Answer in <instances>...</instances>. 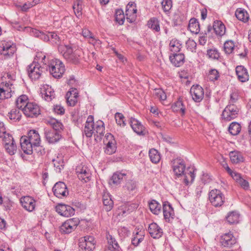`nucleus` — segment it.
<instances>
[{
	"label": "nucleus",
	"instance_id": "nucleus-1",
	"mask_svg": "<svg viewBox=\"0 0 251 251\" xmlns=\"http://www.w3.org/2000/svg\"><path fill=\"white\" fill-rule=\"evenodd\" d=\"M172 163V168L175 175L177 177L184 176L183 181L186 185L189 184V178H190L191 182L194 181L195 177V169L194 168H188L186 172H185L186 168L185 162L182 159L180 158L173 160Z\"/></svg>",
	"mask_w": 251,
	"mask_h": 251
},
{
	"label": "nucleus",
	"instance_id": "nucleus-2",
	"mask_svg": "<svg viewBox=\"0 0 251 251\" xmlns=\"http://www.w3.org/2000/svg\"><path fill=\"white\" fill-rule=\"evenodd\" d=\"M42 62L44 64L46 69L49 71L50 74L54 78L62 76L65 72V66L63 63L57 59H52L46 62V56L42 58Z\"/></svg>",
	"mask_w": 251,
	"mask_h": 251
},
{
	"label": "nucleus",
	"instance_id": "nucleus-3",
	"mask_svg": "<svg viewBox=\"0 0 251 251\" xmlns=\"http://www.w3.org/2000/svg\"><path fill=\"white\" fill-rule=\"evenodd\" d=\"M58 50L68 62L75 64H77L80 62L81 53L80 50H76L74 51L70 45H59Z\"/></svg>",
	"mask_w": 251,
	"mask_h": 251
},
{
	"label": "nucleus",
	"instance_id": "nucleus-4",
	"mask_svg": "<svg viewBox=\"0 0 251 251\" xmlns=\"http://www.w3.org/2000/svg\"><path fill=\"white\" fill-rule=\"evenodd\" d=\"M239 108L236 104H228L222 114V119L229 122L235 119L239 115Z\"/></svg>",
	"mask_w": 251,
	"mask_h": 251
},
{
	"label": "nucleus",
	"instance_id": "nucleus-5",
	"mask_svg": "<svg viewBox=\"0 0 251 251\" xmlns=\"http://www.w3.org/2000/svg\"><path fill=\"white\" fill-rule=\"evenodd\" d=\"M209 200L214 206L220 207L225 202V198L220 190L214 189L209 192Z\"/></svg>",
	"mask_w": 251,
	"mask_h": 251
},
{
	"label": "nucleus",
	"instance_id": "nucleus-6",
	"mask_svg": "<svg viewBox=\"0 0 251 251\" xmlns=\"http://www.w3.org/2000/svg\"><path fill=\"white\" fill-rule=\"evenodd\" d=\"M95 241L91 236L81 237L79 239V247L81 251H92L95 249Z\"/></svg>",
	"mask_w": 251,
	"mask_h": 251
},
{
	"label": "nucleus",
	"instance_id": "nucleus-7",
	"mask_svg": "<svg viewBox=\"0 0 251 251\" xmlns=\"http://www.w3.org/2000/svg\"><path fill=\"white\" fill-rule=\"evenodd\" d=\"M44 69L38 63L33 62L27 67L28 75L32 80H36L40 77Z\"/></svg>",
	"mask_w": 251,
	"mask_h": 251
},
{
	"label": "nucleus",
	"instance_id": "nucleus-8",
	"mask_svg": "<svg viewBox=\"0 0 251 251\" xmlns=\"http://www.w3.org/2000/svg\"><path fill=\"white\" fill-rule=\"evenodd\" d=\"M79 224L76 218H71L66 220L60 227V231L64 234H69L74 231Z\"/></svg>",
	"mask_w": 251,
	"mask_h": 251
},
{
	"label": "nucleus",
	"instance_id": "nucleus-9",
	"mask_svg": "<svg viewBox=\"0 0 251 251\" xmlns=\"http://www.w3.org/2000/svg\"><path fill=\"white\" fill-rule=\"evenodd\" d=\"M22 111L27 117L30 118L36 117L40 114L39 106L34 102H28Z\"/></svg>",
	"mask_w": 251,
	"mask_h": 251
},
{
	"label": "nucleus",
	"instance_id": "nucleus-10",
	"mask_svg": "<svg viewBox=\"0 0 251 251\" xmlns=\"http://www.w3.org/2000/svg\"><path fill=\"white\" fill-rule=\"evenodd\" d=\"M1 54L5 56H12L16 51L15 45L11 42L1 41L0 42Z\"/></svg>",
	"mask_w": 251,
	"mask_h": 251
},
{
	"label": "nucleus",
	"instance_id": "nucleus-11",
	"mask_svg": "<svg viewBox=\"0 0 251 251\" xmlns=\"http://www.w3.org/2000/svg\"><path fill=\"white\" fill-rule=\"evenodd\" d=\"M52 191L54 195L58 198L66 197L69 194L66 185L61 181L55 184L52 188Z\"/></svg>",
	"mask_w": 251,
	"mask_h": 251
},
{
	"label": "nucleus",
	"instance_id": "nucleus-12",
	"mask_svg": "<svg viewBox=\"0 0 251 251\" xmlns=\"http://www.w3.org/2000/svg\"><path fill=\"white\" fill-rule=\"evenodd\" d=\"M236 239L231 232L226 233L221 236L220 243L225 248H231L236 243Z\"/></svg>",
	"mask_w": 251,
	"mask_h": 251
},
{
	"label": "nucleus",
	"instance_id": "nucleus-13",
	"mask_svg": "<svg viewBox=\"0 0 251 251\" xmlns=\"http://www.w3.org/2000/svg\"><path fill=\"white\" fill-rule=\"evenodd\" d=\"M190 93L195 102H200L203 98L204 91L199 85L192 86L190 89Z\"/></svg>",
	"mask_w": 251,
	"mask_h": 251
},
{
	"label": "nucleus",
	"instance_id": "nucleus-14",
	"mask_svg": "<svg viewBox=\"0 0 251 251\" xmlns=\"http://www.w3.org/2000/svg\"><path fill=\"white\" fill-rule=\"evenodd\" d=\"M75 170L77 176L80 180H83L85 182L90 180L91 174L86 166H78L76 167Z\"/></svg>",
	"mask_w": 251,
	"mask_h": 251
},
{
	"label": "nucleus",
	"instance_id": "nucleus-15",
	"mask_svg": "<svg viewBox=\"0 0 251 251\" xmlns=\"http://www.w3.org/2000/svg\"><path fill=\"white\" fill-rule=\"evenodd\" d=\"M56 211L60 215L66 217H70L75 214V209L73 207L63 204H59L57 205Z\"/></svg>",
	"mask_w": 251,
	"mask_h": 251
},
{
	"label": "nucleus",
	"instance_id": "nucleus-16",
	"mask_svg": "<svg viewBox=\"0 0 251 251\" xmlns=\"http://www.w3.org/2000/svg\"><path fill=\"white\" fill-rule=\"evenodd\" d=\"M27 140L32 143L34 145V148H39V151H41L40 147L41 139L38 132L35 130H30L27 133V136H25Z\"/></svg>",
	"mask_w": 251,
	"mask_h": 251
},
{
	"label": "nucleus",
	"instance_id": "nucleus-17",
	"mask_svg": "<svg viewBox=\"0 0 251 251\" xmlns=\"http://www.w3.org/2000/svg\"><path fill=\"white\" fill-rule=\"evenodd\" d=\"M46 140L50 144L57 142L61 138V134L54 130L46 129L45 131Z\"/></svg>",
	"mask_w": 251,
	"mask_h": 251
},
{
	"label": "nucleus",
	"instance_id": "nucleus-18",
	"mask_svg": "<svg viewBox=\"0 0 251 251\" xmlns=\"http://www.w3.org/2000/svg\"><path fill=\"white\" fill-rule=\"evenodd\" d=\"M20 202L22 206L28 211L31 212L35 209V201L31 197H22L20 199Z\"/></svg>",
	"mask_w": 251,
	"mask_h": 251
},
{
	"label": "nucleus",
	"instance_id": "nucleus-19",
	"mask_svg": "<svg viewBox=\"0 0 251 251\" xmlns=\"http://www.w3.org/2000/svg\"><path fill=\"white\" fill-rule=\"evenodd\" d=\"M136 12L135 4L134 2H129L126 7V19L129 23L135 21L136 18Z\"/></svg>",
	"mask_w": 251,
	"mask_h": 251
},
{
	"label": "nucleus",
	"instance_id": "nucleus-20",
	"mask_svg": "<svg viewBox=\"0 0 251 251\" xmlns=\"http://www.w3.org/2000/svg\"><path fill=\"white\" fill-rule=\"evenodd\" d=\"M163 212L164 218L166 222H170L175 216L174 209L169 202L165 201L163 203Z\"/></svg>",
	"mask_w": 251,
	"mask_h": 251
},
{
	"label": "nucleus",
	"instance_id": "nucleus-21",
	"mask_svg": "<svg viewBox=\"0 0 251 251\" xmlns=\"http://www.w3.org/2000/svg\"><path fill=\"white\" fill-rule=\"evenodd\" d=\"M78 91L76 89L71 88L66 95L67 104L71 106H75L77 102Z\"/></svg>",
	"mask_w": 251,
	"mask_h": 251
},
{
	"label": "nucleus",
	"instance_id": "nucleus-22",
	"mask_svg": "<svg viewBox=\"0 0 251 251\" xmlns=\"http://www.w3.org/2000/svg\"><path fill=\"white\" fill-rule=\"evenodd\" d=\"M148 231L151 236L154 239H159L163 235L162 229L155 223L149 225Z\"/></svg>",
	"mask_w": 251,
	"mask_h": 251
},
{
	"label": "nucleus",
	"instance_id": "nucleus-23",
	"mask_svg": "<svg viewBox=\"0 0 251 251\" xmlns=\"http://www.w3.org/2000/svg\"><path fill=\"white\" fill-rule=\"evenodd\" d=\"M21 146L23 151L27 154H31L33 149L37 151V148H34V145L32 143L27 140L26 137L23 136L21 138Z\"/></svg>",
	"mask_w": 251,
	"mask_h": 251
},
{
	"label": "nucleus",
	"instance_id": "nucleus-24",
	"mask_svg": "<svg viewBox=\"0 0 251 251\" xmlns=\"http://www.w3.org/2000/svg\"><path fill=\"white\" fill-rule=\"evenodd\" d=\"M93 130L95 137L100 139L105 133V126L103 122L101 120H98L93 124Z\"/></svg>",
	"mask_w": 251,
	"mask_h": 251
},
{
	"label": "nucleus",
	"instance_id": "nucleus-25",
	"mask_svg": "<svg viewBox=\"0 0 251 251\" xmlns=\"http://www.w3.org/2000/svg\"><path fill=\"white\" fill-rule=\"evenodd\" d=\"M130 125L133 131L138 135H145L146 130L144 126L136 119L131 118Z\"/></svg>",
	"mask_w": 251,
	"mask_h": 251
},
{
	"label": "nucleus",
	"instance_id": "nucleus-26",
	"mask_svg": "<svg viewBox=\"0 0 251 251\" xmlns=\"http://www.w3.org/2000/svg\"><path fill=\"white\" fill-rule=\"evenodd\" d=\"M41 94L42 97L47 101H50L55 97L54 91L51 87L48 85H46L41 88Z\"/></svg>",
	"mask_w": 251,
	"mask_h": 251
},
{
	"label": "nucleus",
	"instance_id": "nucleus-27",
	"mask_svg": "<svg viewBox=\"0 0 251 251\" xmlns=\"http://www.w3.org/2000/svg\"><path fill=\"white\" fill-rule=\"evenodd\" d=\"M109 138V140L106 143V146L105 149V152L107 154H112L115 152L116 150V141L113 138V136L110 133L106 136V140Z\"/></svg>",
	"mask_w": 251,
	"mask_h": 251
},
{
	"label": "nucleus",
	"instance_id": "nucleus-28",
	"mask_svg": "<svg viewBox=\"0 0 251 251\" xmlns=\"http://www.w3.org/2000/svg\"><path fill=\"white\" fill-rule=\"evenodd\" d=\"M236 73L238 80L242 82H245L249 79V75L247 70L243 66L236 67Z\"/></svg>",
	"mask_w": 251,
	"mask_h": 251
},
{
	"label": "nucleus",
	"instance_id": "nucleus-29",
	"mask_svg": "<svg viewBox=\"0 0 251 251\" xmlns=\"http://www.w3.org/2000/svg\"><path fill=\"white\" fill-rule=\"evenodd\" d=\"M106 238L109 250L112 251H121V248L114 237H113L109 233H107L106 234Z\"/></svg>",
	"mask_w": 251,
	"mask_h": 251
},
{
	"label": "nucleus",
	"instance_id": "nucleus-30",
	"mask_svg": "<svg viewBox=\"0 0 251 251\" xmlns=\"http://www.w3.org/2000/svg\"><path fill=\"white\" fill-rule=\"evenodd\" d=\"M173 54V56H170V59L175 66L179 67L184 63V55L183 54L176 53Z\"/></svg>",
	"mask_w": 251,
	"mask_h": 251
},
{
	"label": "nucleus",
	"instance_id": "nucleus-31",
	"mask_svg": "<svg viewBox=\"0 0 251 251\" xmlns=\"http://www.w3.org/2000/svg\"><path fill=\"white\" fill-rule=\"evenodd\" d=\"M213 27L215 33L218 35L221 36L226 33V26L221 21H215L213 23Z\"/></svg>",
	"mask_w": 251,
	"mask_h": 251
},
{
	"label": "nucleus",
	"instance_id": "nucleus-32",
	"mask_svg": "<svg viewBox=\"0 0 251 251\" xmlns=\"http://www.w3.org/2000/svg\"><path fill=\"white\" fill-rule=\"evenodd\" d=\"M235 16L240 21L244 23H247L249 20V15L248 13L244 9L238 8L235 11Z\"/></svg>",
	"mask_w": 251,
	"mask_h": 251
},
{
	"label": "nucleus",
	"instance_id": "nucleus-33",
	"mask_svg": "<svg viewBox=\"0 0 251 251\" xmlns=\"http://www.w3.org/2000/svg\"><path fill=\"white\" fill-rule=\"evenodd\" d=\"M104 208L107 211H110L113 206V201L108 193H104L102 196Z\"/></svg>",
	"mask_w": 251,
	"mask_h": 251
},
{
	"label": "nucleus",
	"instance_id": "nucleus-34",
	"mask_svg": "<svg viewBox=\"0 0 251 251\" xmlns=\"http://www.w3.org/2000/svg\"><path fill=\"white\" fill-rule=\"evenodd\" d=\"M126 174L125 173H121L120 172H116L114 173L111 178L113 184L118 185L124 179H126Z\"/></svg>",
	"mask_w": 251,
	"mask_h": 251
},
{
	"label": "nucleus",
	"instance_id": "nucleus-35",
	"mask_svg": "<svg viewBox=\"0 0 251 251\" xmlns=\"http://www.w3.org/2000/svg\"><path fill=\"white\" fill-rule=\"evenodd\" d=\"M172 109L174 112L180 113L181 115H184L185 113V107L180 99L172 104Z\"/></svg>",
	"mask_w": 251,
	"mask_h": 251
},
{
	"label": "nucleus",
	"instance_id": "nucleus-36",
	"mask_svg": "<svg viewBox=\"0 0 251 251\" xmlns=\"http://www.w3.org/2000/svg\"><path fill=\"white\" fill-rule=\"evenodd\" d=\"M188 29L191 32L195 34H198L200 32V24L197 19L195 18L190 19L188 25Z\"/></svg>",
	"mask_w": 251,
	"mask_h": 251
},
{
	"label": "nucleus",
	"instance_id": "nucleus-37",
	"mask_svg": "<svg viewBox=\"0 0 251 251\" xmlns=\"http://www.w3.org/2000/svg\"><path fill=\"white\" fill-rule=\"evenodd\" d=\"M149 206L151 211L154 214H159L161 210V205L156 201L152 200L149 202Z\"/></svg>",
	"mask_w": 251,
	"mask_h": 251
},
{
	"label": "nucleus",
	"instance_id": "nucleus-38",
	"mask_svg": "<svg viewBox=\"0 0 251 251\" xmlns=\"http://www.w3.org/2000/svg\"><path fill=\"white\" fill-rule=\"evenodd\" d=\"M48 123L52 128V129L51 130H56V131H58V132L61 134V132L63 129V125L60 122V121L53 118L50 119L49 121H48Z\"/></svg>",
	"mask_w": 251,
	"mask_h": 251
},
{
	"label": "nucleus",
	"instance_id": "nucleus-39",
	"mask_svg": "<svg viewBox=\"0 0 251 251\" xmlns=\"http://www.w3.org/2000/svg\"><path fill=\"white\" fill-rule=\"evenodd\" d=\"M169 46L170 50L173 53V54L179 52L182 47L180 41L176 39H173L170 41Z\"/></svg>",
	"mask_w": 251,
	"mask_h": 251
},
{
	"label": "nucleus",
	"instance_id": "nucleus-40",
	"mask_svg": "<svg viewBox=\"0 0 251 251\" xmlns=\"http://www.w3.org/2000/svg\"><path fill=\"white\" fill-rule=\"evenodd\" d=\"M229 156L231 162L233 163H238L243 162L244 158L241 153L237 151L230 152Z\"/></svg>",
	"mask_w": 251,
	"mask_h": 251
},
{
	"label": "nucleus",
	"instance_id": "nucleus-41",
	"mask_svg": "<svg viewBox=\"0 0 251 251\" xmlns=\"http://www.w3.org/2000/svg\"><path fill=\"white\" fill-rule=\"evenodd\" d=\"M240 215L236 211L230 212L228 213L226 219L230 224H237L239 222Z\"/></svg>",
	"mask_w": 251,
	"mask_h": 251
},
{
	"label": "nucleus",
	"instance_id": "nucleus-42",
	"mask_svg": "<svg viewBox=\"0 0 251 251\" xmlns=\"http://www.w3.org/2000/svg\"><path fill=\"white\" fill-rule=\"evenodd\" d=\"M148 27L155 32H159L160 30L159 22L156 18H151L148 22Z\"/></svg>",
	"mask_w": 251,
	"mask_h": 251
},
{
	"label": "nucleus",
	"instance_id": "nucleus-43",
	"mask_svg": "<svg viewBox=\"0 0 251 251\" xmlns=\"http://www.w3.org/2000/svg\"><path fill=\"white\" fill-rule=\"evenodd\" d=\"M241 129L240 125L237 122L231 123L228 126V130L229 132L232 135H238Z\"/></svg>",
	"mask_w": 251,
	"mask_h": 251
},
{
	"label": "nucleus",
	"instance_id": "nucleus-44",
	"mask_svg": "<svg viewBox=\"0 0 251 251\" xmlns=\"http://www.w3.org/2000/svg\"><path fill=\"white\" fill-rule=\"evenodd\" d=\"M27 100L28 98L26 95H23L20 96L16 100V105L17 108L23 111L25 106L29 102Z\"/></svg>",
	"mask_w": 251,
	"mask_h": 251
},
{
	"label": "nucleus",
	"instance_id": "nucleus-45",
	"mask_svg": "<svg viewBox=\"0 0 251 251\" xmlns=\"http://www.w3.org/2000/svg\"><path fill=\"white\" fill-rule=\"evenodd\" d=\"M144 239V235L142 233L136 231L135 233L133 232V237L131 239V243L135 247L139 245Z\"/></svg>",
	"mask_w": 251,
	"mask_h": 251
},
{
	"label": "nucleus",
	"instance_id": "nucleus-46",
	"mask_svg": "<svg viewBox=\"0 0 251 251\" xmlns=\"http://www.w3.org/2000/svg\"><path fill=\"white\" fill-rule=\"evenodd\" d=\"M149 156L151 161L153 163H157L160 160L159 152L155 149H152L149 151Z\"/></svg>",
	"mask_w": 251,
	"mask_h": 251
},
{
	"label": "nucleus",
	"instance_id": "nucleus-47",
	"mask_svg": "<svg viewBox=\"0 0 251 251\" xmlns=\"http://www.w3.org/2000/svg\"><path fill=\"white\" fill-rule=\"evenodd\" d=\"M13 83L10 81H2L0 84V87L3 89L5 93H8L9 94H12V92L13 91V89L14 87H13Z\"/></svg>",
	"mask_w": 251,
	"mask_h": 251
},
{
	"label": "nucleus",
	"instance_id": "nucleus-48",
	"mask_svg": "<svg viewBox=\"0 0 251 251\" xmlns=\"http://www.w3.org/2000/svg\"><path fill=\"white\" fill-rule=\"evenodd\" d=\"M20 109L14 108L12 109L8 113V117L10 119L13 120L15 121H19L21 117V114Z\"/></svg>",
	"mask_w": 251,
	"mask_h": 251
},
{
	"label": "nucleus",
	"instance_id": "nucleus-49",
	"mask_svg": "<svg viewBox=\"0 0 251 251\" xmlns=\"http://www.w3.org/2000/svg\"><path fill=\"white\" fill-rule=\"evenodd\" d=\"M52 161L56 171L58 173L61 172V171L64 168V166L63 160L57 157L56 159H53Z\"/></svg>",
	"mask_w": 251,
	"mask_h": 251
},
{
	"label": "nucleus",
	"instance_id": "nucleus-50",
	"mask_svg": "<svg viewBox=\"0 0 251 251\" xmlns=\"http://www.w3.org/2000/svg\"><path fill=\"white\" fill-rule=\"evenodd\" d=\"M239 92L236 90H232L230 95V99L228 104H236L239 99Z\"/></svg>",
	"mask_w": 251,
	"mask_h": 251
},
{
	"label": "nucleus",
	"instance_id": "nucleus-51",
	"mask_svg": "<svg viewBox=\"0 0 251 251\" xmlns=\"http://www.w3.org/2000/svg\"><path fill=\"white\" fill-rule=\"evenodd\" d=\"M125 16L123 11L122 10H117L115 12V20L119 23V25H122L124 24L125 21Z\"/></svg>",
	"mask_w": 251,
	"mask_h": 251
},
{
	"label": "nucleus",
	"instance_id": "nucleus-52",
	"mask_svg": "<svg viewBox=\"0 0 251 251\" xmlns=\"http://www.w3.org/2000/svg\"><path fill=\"white\" fill-rule=\"evenodd\" d=\"M93 125L85 124L83 135H85L87 138L91 137L95 131L93 130Z\"/></svg>",
	"mask_w": 251,
	"mask_h": 251
},
{
	"label": "nucleus",
	"instance_id": "nucleus-53",
	"mask_svg": "<svg viewBox=\"0 0 251 251\" xmlns=\"http://www.w3.org/2000/svg\"><path fill=\"white\" fill-rule=\"evenodd\" d=\"M4 148L6 151L11 155L14 154L17 151V146L15 141L5 145Z\"/></svg>",
	"mask_w": 251,
	"mask_h": 251
},
{
	"label": "nucleus",
	"instance_id": "nucleus-54",
	"mask_svg": "<svg viewBox=\"0 0 251 251\" xmlns=\"http://www.w3.org/2000/svg\"><path fill=\"white\" fill-rule=\"evenodd\" d=\"M32 32L34 35L43 40L44 41H48L50 40V32H49L48 34H46L44 32H41L37 30H33Z\"/></svg>",
	"mask_w": 251,
	"mask_h": 251
},
{
	"label": "nucleus",
	"instance_id": "nucleus-55",
	"mask_svg": "<svg viewBox=\"0 0 251 251\" xmlns=\"http://www.w3.org/2000/svg\"><path fill=\"white\" fill-rule=\"evenodd\" d=\"M137 187L136 182L135 181L132 180H128L125 185L124 186V188L125 190H126L128 192L132 191L134 190Z\"/></svg>",
	"mask_w": 251,
	"mask_h": 251
},
{
	"label": "nucleus",
	"instance_id": "nucleus-56",
	"mask_svg": "<svg viewBox=\"0 0 251 251\" xmlns=\"http://www.w3.org/2000/svg\"><path fill=\"white\" fill-rule=\"evenodd\" d=\"M224 50L226 53L230 54L233 50L234 44L232 41H228L224 44Z\"/></svg>",
	"mask_w": 251,
	"mask_h": 251
},
{
	"label": "nucleus",
	"instance_id": "nucleus-57",
	"mask_svg": "<svg viewBox=\"0 0 251 251\" xmlns=\"http://www.w3.org/2000/svg\"><path fill=\"white\" fill-rule=\"evenodd\" d=\"M13 202L11 201L8 197H4L2 200V204L5 210H10L13 206Z\"/></svg>",
	"mask_w": 251,
	"mask_h": 251
},
{
	"label": "nucleus",
	"instance_id": "nucleus-58",
	"mask_svg": "<svg viewBox=\"0 0 251 251\" xmlns=\"http://www.w3.org/2000/svg\"><path fill=\"white\" fill-rule=\"evenodd\" d=\"M219 77V73L216 69H212L209 71L207 78L212 81L218 79Z\"/></svg>",
	"mask_w": 251,
	"mask_h": 251
},
{
	"label": "nucleus",
	"instance_id": "nucleus-59",
	"mask_svg": "<svg viewBox=\"0 0 251 251\" xmlns=\"http://www.w3.org/2000/svg\"><path fill=\"white\" fill-rule=\"evenodd\" d=\"M186 46L187 50H190L192 52H196L197 43L194 40L189 39L186 42Z\"/></svg>",
	"mask_w": 251,
	"mask_h": 251
},
{
	"label": "nucleus",
	"instance_id": "nucleus-60",
	"mask_svg": "<svg viewBox=\"0 0 251 251\" xmlns=\"http://www.w3.org/2000/svg\"><path fill=\"white\" fill-rule=\"evenodd\" d=\"M115 118L118 125L123 126H124L126 125L124 120L125 117L122 113L119 112L116 113L115 114Z\"/></svg>",
	"mask_w": 251,
	"mask_h": 251
},
{
	"label": "nucleus",
	"instance_id": "nucleus-61",
	"mask_svg": "<svg viewBox=\"0 0 251 251\" xmlns=\"http://www.w3.org/2000/svg\"><path fill=\"white\" fill-rule=\"evenodd\" d=\"M161 4L164 11L169 12L172 7V0H163Z\"/></svg>",
	"mask_w": 251,
	"mask_h": 251
},
{
	"label": "nucleus",
	"instance_id": "nucleus-62",
	"mask_svg": "<svg viewBox=\"0 0 251 251\" xmlns=\"http://www.w3.org/2000/svg\"><path fill=\"white\" fill-rule=\"evenodd\" d=\"M2 139V142L4 145L11 144L13 141H15L12 135L9 133H5L4 135L1 137Z\"/></svg>",
	"mask_w": 251,
	"mask_h": 251
},
{
	"label": "nucleus",
	"instance_id": "nucleus-63",
	"mask_svg": "<svg viewBox=\"0 0 251 251\" xmlns=\"http://www.w3.org/2000/svg\"><path fill=\"white\" fill-rule=\"evenodd\" d=\"M50 40L58 46L62 45L60 44V38L55 32H50Z\"/></svg>",
	"mask_w": 251,
	"mask_h": 251
},
{
	"label": "nucleus",
	"instance_id": "nucleus-64",
	"mask_svg": "<svg viewBox=\"0 0 251 251\" xmlns=\"http://www.w3.org/2000/svg\"><path fill=\"white\" fill-rule=\"evenodd\" d=\"M207 55L212 59H218L219 57V53L215 49H210L207 50Z\"/></svg>",
	"mask_w": 251,
	"mask_h": 251
}]
</instances>
